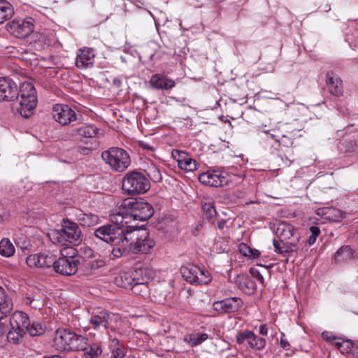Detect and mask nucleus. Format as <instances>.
<instances>
[{"label":"nucleus","instance_id":"nucleus-1","mask_svg":"<svg viewBox=\"0 0 358 358\" xmlns=\"http://www.w3.org/2000/svg\"><path fill=\"white\" fill-rule=\"evenodd\" d=\"M13 109L23 117L28 118L34 113L37 104L36 91L31 83H23L18 87L9 77H0V102L13 101Z\"/></svg>","mask_w":358,"mask_h":358},{"label":"nucleus","instance_id":"nucleus-2","mask_svg":"<svg viewBox=\"0 0 358 358\" xmlns=\"http://www.w3.org/2000/svg\"><path fill=\"white\" fill-rule=\"evenodd\" d=\"M154 214L152 205L142 199L127 198L123 199L119 207V210L112 218L118 223L125 222L127 225L133 220L145 221Z\"/></svg>","mask_w":358,"mask_h":358},{"label":"nucleus","instance_id":"nucleus-3","mask_svg":"<svg viewBox=\"0 0 358 358\" xmlns=\"http://www.w3.org/2000/svg\"><path fill=\"white\" fill-rule=\"evenodd\" d=\"M48 236L54 244L63 248L78 245L83 241L82 231L78 224L69 219H63L62 228L52 231Z\"/></svg>","mask_w":358,"mask_h":358},{"label":"nucleus","instance_id":"nucleus-4","mask_svg":"<svg viewBox=\"0 0 358 358\" xmlns=\"http://www.w3.org/2000/svg\"><path fill=\"white\" fill-rule=\"evenodd\" d=\"M114 214L110 215V224H106L95 229L94 235L96 238L109 244H118L120 241H125L128 225L125 222L122 224L113 220Z\"/></svg>","mask_w":358,"mask_h":358},{"label":"nucleus","instance_id":"nucleus-5","mask_svg":"<svg viewBox=\"0 0 358 358\" xmlns=\"http://www.w3.org/2000/svg\"><path fill=\"white\" fill-rule=\"evenodd\" d=\"M126 236L124 241L129 243L130 251L133 253H148L155 245V241L144 229H136L129 226Z\"/></svg>","mask_w":358,"mask_h":358},{"label":"nucleus","instance_id":"nucleus-6","mask_svg":"<svg viewBox=\"0 0 358 358\" xmlns=\"http://www.w3.org/2000/svg\"><path fill=\"white\" fill-rule=\"evenodd\" d=\"M123 191L128 195L144 194L150 189V183L148 176L139 171H129L122 182Z\"/></svg>","mask_w":358,"mask_h":358},{"label":"nucleus","instance_id":"nucleus-7","mask_svg":"<svg viewBox=\"0 0 358 358\" xmlns=\"http://www.w3.org/2000/svg\"><path fill=\"white\" fill-rule=\"evenodd\" d=\"M61 257L55 262L54 270L63 275H74L78 271L80 261L76 257L77 250L73 247H67L60 250Z\"/></svg>","mask_w":358,"mask_h":358},{"label":"nucleus","instance_id":"nucleus-8","mask_svg":"<svg viewBox=\"0 0 358 358\" xmlns=\"http://www.w3.org/2000/svg\"><path fill=\"white\" fill-rule=\"evenodd\" d=\"M103 160L117 172H123L131 164L128 152L120 148L113 147L101 153Z\"/></svg>","mask_w":358,"mask_h":358},{"label":"nucleus","instance_id":"nucleus-9","mask_svg":"<svg viewBox=\"0 0 358 358\" xmlns=\"http://www.w3.org/2000/svg\"><path fill=\"white\" fill-rule=\"evenodd\" d=\"M180 273L185 280L192 285H206L212 280L208 271L194 264L182 266Z\"/></svg>","mask_w":358,"mask_h":358},{"label":"nucleus","instance_id":"nucleus-10","mask_svg":"<svg viewBox=\"0 0 358 358\" xmlns=\"http://www.w3.org/2000/svg\"><path fill=\"white\" fill-rule=\"evenodd\" d=\"M103 136L100 129L93 124H84L70 128L65 134L66 139H79L100 138Z\"/></svg>","mask_w":358,"mask_h":358},{"label":"nucleus","instance_id":"nucleus-11","mask_svg":"<svg viewBox=\"0 0 358 358\" xmlns=\"http://www.w3.org/2000/svg\"><path fill=\"white\" fill-rule=\"evenodd\" d=\"M34 20L31 17L15 19L7 24L8 31L15 37L24 38L29 36L34 29Z\"/></svg>","mask_w":358,"mask_h":358},{"label":"nucleus","instance_id":"nucleus-12","mask_svg":"<svg viewBox=\"0 0 358 358\" xmlns=\"http://www.w3.org/2000/svg\"><path fill=\"white\" fill-rule=\"evenodd\" d=\"M228 173L221 170L209 169L199 176V180L203 185L218 187L228 182Z\"/></svg>","mask_w":358,"mask_h":358},{"label":"nucleus","instance_id":"nucleus-13","mask_svg":"<svg viewBox=\"0 0 358 358\" xmlns=\"http://www.w3.org/2000/svg\"><path fill=\"white\" fill-rule=\"evenodd\" d=\"M53 119L62 126H66L77 120L76 112L68 105L55 104L52 107Z\"/></svg>","mask_w":358,"mask_h":358},{"label":"nucleus","instance_id":"nucleus-14","mask_svg":"<svg viewBox=\"0 0 358 358\" xmlns=\"http://www.w3.org/2000/svg\"><path fill=\"white\" fill-rule=\"evenodd\" d=\"M113 316L111 313L106 310L93 313L89 320L90 328L96 331H100L103 329L107 330L113 320Z\"/></svg>","mask_w":358,"mask_h":358},{"label":"nucleus","instance_id":"nucleus-15","mask_svg":"<svg viewBox=\"0 0 358 358\" xmlns=\"http://www.w3.org/2000/svg\"><path fill=\"white\" fill-rule=\"evenodd\" d=\"M275 234L281 243L293 240L300 241V234L298 230L286 222H282L278 224Z\"/></svg>","mask_w":358,"mask_h":358},{"label":"nucleus","instance_id":"nucleus-16","mask_svg":"<svg viewBox=\"0 0 358 358\" xmlns=\"http://www.w3.org/2000/svg\"><path fill=\"white\" fill-rule=\"evenodd\" d=\"M172 157L178 163L180 169L186 171H194L197 168V163L187 152L178 150H173L171 152Z\"/></svg>","mask_w":358,"mask_h":358},{"label":"nucleus","instance_id":"nucleus-17","mask_svg":"<svg viewBox=\"0 0 358 358\" xmlns=\"http://www.w3.org/2000/svg\"><path fill=\"white\" fill-rule=\"evenodd\" d=\"M73 337L74 332L67 329H58L55 332L54 345L59 350H69Z\"/></svg>","mask_w":358,"mask_h":358},{"label":"nucleus","instance_id":"nucleus-18","mask_svg":"<svg viewBox=\"0 0 358 358\" xmlns=\"http://www.w3.org/2000/svg\"><path fill=\"white\" fill-rule=\"evenodd\" d=\"M77 55L76 64L78 69H85L93 66L94 62V51L90 48H84L79 50Z\"/></svg>","mask_w":358,"mask_h":358},{"label":"nucleus","instance_id":"nucleus-19","mask_svg":"<svg viewBox=\"0 0 358 358\" xmlns=\"http://www.w3.org/2000/svg\"><path fill=\"white\" fill-rule=\"evenodd\" d=\"M326 83L330 94L336 96H340L343 94V81L338 75L331 71L327 72L326 74Z\"/></svg>","mask_w":358,"mask_h":358},{"label":"nucleus","instance_id":"nucleus-20","mask_svg":"<svg viewBox=\"0 0 358 358\" xmlns=\"http://www.w3.org/2000/svg\"><path fill=\"white\" fill-rule=\"evenodd\" d=\"M131 273L135 282L148 283L155 275L154 271L151 268L141 265H136Z\"/></svg>","mask_w":358,"mask_h":358},{"label":"nucleus","instance_id":"nucleus-21","mask_svg":"<svg viewBox=\"0 0 358 358\" xmlns=\"http://www.w3.org/2000/svg\"><path fill=\"white\" fill-rule=\"evenodd\" d=\"M149 83L150 86L156 90H168L173 88L176 85L175 81L172 79L158 73L153 75Z\"/></svg>","mask_w":358,"mask_h":358},{"label":"nucleus","instance_id":"nucleus-22","mask_svg":"<svg viewBox=\"0 0 358 358\" xmlns=\"http://www.w3.org/2000/svg\"><path fill=\"white\" fill-rule=\"evenodd\" d=\"M10 325L12 329H22L26 332V329L29 325L28 315L22 311H16L10 318Z\"/></svg>","mask_w":358,"mask_h":358},{"label":"nucleus","instance_id":"nucleus-23","mask_svg":"<svg viewBox=\"0 0 358 358\" xmlns=\"http://www.w3.org/2000/svg\"><path fill=\"white\" fill-rule=\"evenodd\" d=\"M12 310L11 299L6 294L5 289L0 286V322L9 315Z\"/></svg>","mask_w":358,"mask_h":358},{"label":"nucleus","instance_id":"nucleus-24","mask_svg":"<svg viewBox=\"0 0 358 358\" xmlns=\"http://www.w3.org/2000/svg\"><path fill=\"white\" fill-rule=\"evenodd\" d=\"M235 282L239 289L248 295L252 294L257 287L256 283L251 278L243 275H238Z\"/></svg>","mask_w":358,"mask_h":358},{"label":"nucleus","instance_id":"nucleus-25","mask_svg":"<svg viewBox=\"0 0 358 358\" xmlns=\"http://www.w3.org/2000/svg\"><path fill=\"white\" fill-rule=\"evenodd\" d=\"M299 241L296 240L288 241L286 243L278 242L276 240H273V246L275 251L279 254L288 253L292 252H296L299 250Z\"/></svg>","mask_w":358,"mask_h":358},{"label":"nucleus","instance_id":"nucleus-26","mask_svg":"<svg viewBox=\"0 0 358 358\" xmlns=\"http://www.w3.org/2000/svg\"><path fill=\"white\" fill-rule=\"evenodd\" d=\"M134 282L131 271L120 273L115 278V285L124 289H130Z\"/></svg>","mask_w":358,"mask_h":358},{"label":"nucleus","instance_id":"nucleus-27","mask_svg":"<svg viewBox=\"0 0 358 358\" xmlns=\"http://www.w3.org/2000/svg\"><path fill=\"white\" fill-rule=\"evenodd\" d=\"M14 15V7L7 0H0V24L10 20Z\"/></svg>","mask_w":358,"mask_h":358},{"label":"nucleus","instance_id":"nucleus-28","mask_svg":"<svg viewBox=\"0 0 358 358\" xmlns=\"http://www.w3.org/2000/svg\"><path fill=\"white\" fill-rule=\"evenodd\" d=\"M77 220L80 224L86 227L96 225L99 222V217L92 213H85L80 211L76 214Z\"/></svg>","mask_w":358,"mask_h":358},{"label":"nucleus","instance_id":"nucleus-29","mask_svg":"<svg viewBox=\"0 0 358 358\" xmlns=\"http://www.w3.org/2000/svg\"><path fill=\"white\" fill-rule=\"evenodd\" d=\"M355 257V251L349 245L342 246L335 253L334 257L337 262H345L351 260Z\"/></svg>","mask_w":358,"mask_h":358},{"label":"nucleus","instance_id":"nucleus-30","mask_svg":"<svg viewBox=\"0 0 358 358\" xmlns=\"http://www.w3.org/2000/svg\"><path fill=\"white\" fill-rule=\"evenodd\" d=\"M226 313L238 311L243 305L242 300L238 297H230L222 300Z\"/></svg>","mask_w":358,"mask_h":358},{"label":"nucleus","instance_id":"nucleus-31","mask_svg":"<svg viewBox=\"0 0 358 358\" xmlns=\"http://www.w3.org/2000/svg\"><path fill=\"white\" fill-rule=\"evenodd\" d=\"M88 339L81 335H77L74 333L71 350H86L88 347Z\"/></svg>","mask_w":358,"mask_h":358},{"label":"nucleus","instance_id":"nucleus-32","mask_svg":"<svg viewBox=\"0 0 358 358\" xmlns=\"http://www.w3.org/2000/svg\"><path fill=\"white\" fill-rule=\"evenodd\" d=\"M25 333L22 329L11 328L6 334L7 342L14 345L19 344L22 341Z\"/></svg>","mask_w":358,"mask_h":358},{"label":"nucleus","instance_id":"nucleus-33","mask_svg":"<svg viewBox=\"0 0 358 358\" xmlns=\"http://www.w3.org/2000/svg\"><path fill=\"white\" fill-rule=\"evenodd\" d=\"M110 358H124L126 355V351L123 348L122 345L117 338H113L110 344Z\"/></svg>","mask_w":358,"mask_h":358},{"label":"nucleus","instance_id":"nucleus-34","mask_svg":"<svg viewBox=\"0 0 358 358\" xmlns=\"http://www.w3.org/2000/svg\"><path fill=\"white\" fill-rule=\"evenodd\" d=\"M15 253V247L11 241L6 238L0 241V255L5 257H10Z\"/></svg>","mask_w":358,"mask_h":358},{"label":"nucleus","instance_id":"nucleus-35","mask_svg":"<svg viewBox=\"0 0 358 358\" xmlns=\"http://www.w3.org/2000/svg\"><path fill=\"white\" fill-rule=\"evenodd\" d=\"M44 252L33 254L26 259L27 264L29 267H38L44 268Z\"/></svg>","mask_w":358,"mask_h":358},{"label":"nucleus","instance_id":"nucleus-36","mask_svg":"<svg viewBox=\"0 0 358 358\" xmlns=\"http://www.w3.org/2000/svg\"><path fill=\"white\" fill-rule=\"evenodd\" d=\"M114 245L112 250V255L115 258H119L126 255L130 251V245L129 243H125L124 240L120 241L118 244H113Z\"/></svg>","mask_w":358,"mask_h":358},{"label":"nucleus","instance_id":"nucleus-37","mask_svg":"<svg viewBox=\"0 0 358 358\" xmlns=\"http://www.w3.org/2000/svg\"><path fill=\"white\" fill-rule=\"evenodd\" d=\"M208 338V335L206 333L187 335L185 341L192 347L199 345Z\"/></svg>","mask_w":358,"mask_h":358},{"label":"nucleus","instance_id":"nucleus-38","mask_svg":"<svg viewBox=\"0 0 358 358\" xmlns=\"http://www.w3.org/2000/svg\"><path fill=\"white\" fill-rule=\"evenodd\" d=\"M45 331V327L38 321H33L32 323L29 322V325L26 329V332H28L31 336H37L43 334Z\"/></svg>","mask_w":358,"mask_h":358},{"label":"nucleus","instance_id":"nucleus-39","mask_svg":"<svg viewBox=\"0 0 358 358\" xmlns=\"http://www.w3.org/2000/svg\"><path fill=\"white\" fill-rule=\"evenodd\" d=\"M248 343L251 348L260 350L265 347L266 340L262 337L255 335L252 331V335L250 336Z\"/></svg>","mask_w":358,"mask_h":358},{"label":"nucleus","instance_id":"nucleus-40","mask_svg":"<svg viewBox=\"0 0 358 358\" xmlns=\"http://www.w3.org/2000/svg\"><path fill=\"white\" fill-rule=\"evenodd\" d=\"M202 210L205 217L211 220L216 215L214 202L210 200L202 202Z\"/></svg>","mask_w":358,"mask_h":358},{"label":"nucleus","instance_id":"nucleus-41","mask_svg":"<svg viewBox=\"0 0 358 358\" xmlns=\"http://www.w3.org/2000/svg\"><path fill=\"white\" fill-rule=\"evenodd\" d=\"M238 249L241 254L250 259L258 258L260 255L257 250L252 249L248 245L243 243L239 244Z\"/></svg>","mask_w":358,"mask_h":358},{"label":"nucleus","instance_id":"nucleus-42","mask_svg":"<svg viewBox=\"0 0 358 358\" xmlns=\"http://www.w3.org/2000/svg\"><path fill=\"white\" fill-rule=\"evenodd\" d=\"M339 338L338 341H336L334 343L335 346L336 348L341 352L342 354H349L355 352V348L353 347L352 344L348 341H340Z\"/></svg>","mask_w":358,"mask_h":358},{"label":"nucleus","instance_id":"nucleus-43","mask_svg":"<svg viewBox=\"0 0 358 358\" xmlns=\"http://www.w3.org/2000/svg\"><path fill=\"white\" fill-rule=\"evenodd\" d=\"M132 292L136 295L143 297L146 296L149 293V288L148 283L144 282H134L133 286L130 288Z\"/></svg>","mask_w":358,"mask_h":358},{"label":"nucleus","instance_id":"nucleus-44","mask_svg":"<svg viewBox=\"0 0 358 358\" xmlns=\"http://www.w3.org/2000/svg\"><path fill=\"white\" fill-rule=\"evenodd\" d=\"M148 176L155 182H161L162 180V176L159 168L152 164L148 169Z\"/></svg>","mask_w":358,"mask_h":358},{"label":"nucleus","instance_id":"nucleus-45","mask_svg":"<svg viewBox=\"0 0 358 358\" xmlns=\"http://www.w3.org/2000/svg\"><path fill=\"white\" fill-rule=\"evenodd\" d=\"M264 272H268V271L266 266L262 265L259 266V268H251L250 269V273L251 274L252 277L257 280L262 285H264V279L263 277Z\"/></svg>","mask_w":358,"mask_h":358},{"label":"nucleus","instance_id":"nucleus-46","mask_svg":"<svg viewBox=\"0 0 358 358\" xmlns=\"http://www.w3.org/2000/svg\"><path fill=\"white\" fill-rule=\"evenodd\" d=\"M342 146L345 148V152H353L358 155V139L345 140Z\"/></svg>","mask_w":358,"mask_h":358},{"label":"nucleus","instance_id":"nucleus-47","mask_svg":"<svg viewBox=\"0 0 358 358\" xmlns=\"http://www.w3.org/2000/svg\"><path fill=\"white\" fill-rule=\"evenodd\" d=\"M102 350L100 345L97 343H93L90 345V350L85 354V358H98L101 354Z\"/></svg>","mask_w":358,"mask_h":358},{"label":"nucleus","instance_id":"nucleus-48","mask_svg":"<svg viewBox=\"0 0 358 358\" xmlns=\"http://www.w3.org/2000/svg\"><path fill=\"white\" fill-rule=\"evenodd\" d=\"M44 268H55V262H57V259L55 255L48 251L44 252Z\"/></svg>","mask_w":358,"mask_h":358},{"label":"nucleus","instance_id":"nucleus-49","mask_svg":"<svg viewBox=\"0 0 358 358\" xmlns=\"http://www.w3.org/2000/svg\"><path fill=\"white\" fill-rule=\"evenodd\" d=\"M309 231L310 232V235L309 236L307 242L309 245H312L315 243L317 238L320 235V229L318 227L312 226L309 228Z\"/></svg>","mask_w":358,"mask_h":358},{"label":"nucleus","instance_id":"nucleus-50","mask_svg":"<svg viewBox=\"0 0 358 358\" xmlns=\"http://www.w3.org/2000/svg\"><path fill=\"white\" fill-rule=\"evenodd\" d=\"M86 267L90 271H94L105 266V261L102 259H94L86 262Z\"/></svg>","mask_w":358,"mask_h":358},{"label":"nucleus","instance_id":"nucleus-51","mask_svg":"<svg viewBox=\"0 0 358 358\" xmlns=\"http://www.w3.org/2000/svg\"><path fill=\"white\" fill-rule=\"evenodd\" d=\"M252 335L251 331H245L243 332H239L236 335V341L239 344H242L244 341H247L248 343L250 336Z\"/></svg>","mask_w":358,"mask_h":358},{"label":"nucleus","instance_id":"nucleus-52","mask_svg":"<svg viewBox=\"0 0 358 358\" xmlns=\"http://www.w3.org/2000/svg\"><path fill=\"white\" fill-rule=\"evenodd\" d=\"M36 37L38 41H41L47 45H50L52 42L51 36L45 33H39Z\"/></svg>","mask_w":358,"mask_h":358},{"label":"nucleus","instance_id":"nucleus-53","mask_svg":"<svg viewBox=\"0 0 358 358\" xmlns=\"http://www.w3.org/2000/svg\"><path fill=\"white\" fill-rule=\"evenodd\" d=\"M6 327L3 323L0 324V348H3L7 343Z\"/></svg>","mask_w":358,"mask_h":358},{"label":"nucleus","instance_id":"nucleus-54","mask_svg":"<svg viewBox=\"0 0 358 358\" xmlns=\"http://www.w3.org/2000/svg\"><path fill=\"white\" fill-rule=\"evenodd\" d=\"M278 141L280 145H282L285 147H289L293 144L292 139L286 135H282Z\"/></svg>","mask_w":358,"mask_h":358},{"label":"nucleus","instance_id":"nucleus-55","mask_svg":"<svg viewBox=\"0 0 358 358\" xmlns=\"http://www.w3.org/2000/svg\"><path fill=\"white\" fill-rule=\"evenodd\" d=\"M213 308L214 310L219 313H226L222 300L214 302L213 304Z\"/></svg>","mask_w":358,"mask_h":358},{"label":"nucleus","instance_id":"nucleus-56","mask_svg":"<svg viewBox=\"0 0 358 358\" xmlns=\"http://www.w3.org/2000/svg\"><path fill=\"white\" fill-rule=\"evenodd\" d=\"M285 334L283 333L281 334V338L280 345L282 348L284 350H289L290 345L289 342L287 341V339L285 338Z\"/></svg>","mask_w":358,"mask_h":358},{"label":"nucleus","instance_id":"nucleus-57","mask_svg":"<svg viewBox=\"0 0 358 358\" xmlns=\"http://www.w3.org/2000/svg\"><path fill=\"white\" fill-rule=\"evenodd\" d=\"M322 338L326 341H336L337 338L335 336L333 335L331 332L329 331H324L322 334Z\"/></svg>","mask_w":358,"mask_h":358},{"label":"nucleus","instance_id":"nucleus-58","mask_svg":"<svg viewBox=\"0 0 358 358\" xmlns=\"http://www.w3.org/2000/svg\"><path fill=\"white\" fill-rule=\"evenodd\" d=\"M113 85L117 87H120L122 86V78L120 77L113 78Z\"/></svg>","mask_w":358,"mask_h":358},{"label":"nucleus","instance_id":"nucleus-59","mask_svg":"<svg viewBox=\"0 0 358 358\" xmlns=\"http://www.w3.org/2000/svg\"><path fill=\"white\" fill-rule=\"evenodd\" d=\"M259 332L261 335L266 336L268 334V329L266 324H262L259 327Z\"/></svg>","mask_w":358,"mask_h":358},{"label":"nucleus","instance_id":"nucleus-60","mask_svg":"<svg viewBox=\"0 0 358 358\" xmlns=\"http://www.w3.org/2000/svg\"><path fill=\"white\" fill-rule=\"evenodd\" d=\"M227 222V220H223V219H222V220H220L217 222V228H218L219 229H220V230H222V229L224 228V227H225V225H226Z\"/></svg>","mask_w":358,"mask_h":358},{"label":"nucleus","instance_id":"nucleus-61","mask_svg":"<svg viewBox=\"0 0 358 358\" xmlns=\"http://www.w3.org/2000/svg\"><path fill=\"white\" fill-rule=\"evenodd\" d=\"M85 255L86 257H89V258H92L94 257V251L92 250H91L90 248H85Z\"/></svg>","mask_w":358,"mask_h":358},{"label":"nucleus","instance_id":"nucleus-62","mask_svg":"<svg viewBox=\"0 0 358 358\" xmlns=\"http://www.w3.org/2000/svg\"><path fill=\"white\" fill-rule=\"evenodd\" d=\"M82 152L85 155H87L90 152V150H92V148H82Z\"/></svg>","mask_w":358,"mask_h":358},{"label":"nucleus","instance_id":"nucleus-63","mask_svg":"<svg viewBox=\"0 0 358 358\" xmlns=\"http://www.w3.org/2000/svg\"><path fill=\"white\" fill-rule=\"evenodd\" d=\"M237 176H238V177L239 178H243L245 177V173H244V172H242V173H241L238 174Z\"/></svg>","mask_w":358,"mask_h":358},{"label":"nucleus","instance_id":"nucleus-64","mask_svg":"<svg viewBox=\"0 0 358 358\" xmlns=\"http://www.w3.org/2000/svg\"><path fill=\"white\" fill-rule=\"evenodd\" d=\"M353 354L358 358V347L355 348V352Z\"/></svg>","mask_w":358,"mask_h":358}]
</instances>
